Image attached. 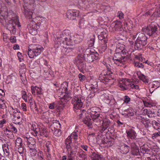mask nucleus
<instances>
[{"instance_id": "f03ea898", "label": "nucleus", "mask_w": 160, "mask_h": 160, "mask_svg": "<svg viewBox=\"0 0 160 160\" xmlns=\"http://www.w3.org/2000/svg\"><path fill=\"white\" fill-rule=\"evenodd\" d=\"M43 48L39 45H31L28 47V54L29 57L33 58L39 55Z\"/></svg>"}, {"instance_id": "ddd939ff", "label": "nucleus", "mask_w": 160, "mask_h": 160, "mask_svg": "<svg viewBox=\"0 0 160 160\" xmlns=\"http://www.w3.org/2000/svg\"><path fill=\"white\" fill-rule=\"evenodd\" d=\"M110 122L109 120L105 118L102 121V125L99 128L100 132L102 133L107 130V128L110 126Z\"/></svg>"}, {"instance_id": "4468645a", "label": "nucleus", "mask_w": 160, "mask_h": 160, "mask_svg": "<svg viewBox=\"0 0 160 160\" xmlns=\"http://www.w3.org/2000/svg\"><path fill=\"white\" fill-rule=\"evenodd\" d=\"M98 79L101 82L104 83L105 84H107L108 82H110L113 79L110 77L108 76L107 74H103L102 73L100 75Z\"/></svg>"}, {"instance_id": "69168bd1", "label": "nucleus", "mask_w": 160, "mask_h": 160, "mask_svg": "<svg viewBox=\"0 0 160 160\" xmlns=\"http://www.w3.org/2000/svg\"><path fill=\"white\" fill-rule=\"evenodd\" d=\"M113 102H114V100L113 99H112L111 100L108 99V98H106V103L108 104H109L110 105H112L113 104L112 103Z\"/></svg>"}, {"instance_id": "dca6fc26", "label": "nucleus", "mask_w": 160, "mask_h": 160, "mask_svg": "<svg viewBox=\"0 0 160 160\" xmlns=\"http://www.w3.org/2000/svg\"><path fill=\"white\" fill-rule=\"evenodd\" d=\"M127 137L128 139L135 140L136 139L137 134L135 131L132 129H129L126 131Z\"/></svg>"}, {"instance_id": "5701e85b", "label": "nucleus", "mask_w": 160, "mask_h": 160, "mask_svg": "<svg viewBox=\"0 0 160 160\" xmlns=\"http://www.w3.org/2000/svg\"><path fill=\"white\" fill-rule=\"evenodd\" d=\"M115 52H116L123 53L126 54L125 46L123 44H119L117 46Z\"/></svg>"}, {"instance_id": "c85d7f7f", "label": "nucleus", "mask_w": 160, "mask_h": 160, "mask_svg": "<svg viewBox=\"0 0 160 160\" xmlns=\"http://www.w3.org/2000/svg\"><path fill=\"white\" fill-rule=\"evenodd\" d=\"M65 93L66 94L65 95L64 98L62 99H63L65 102H66L71 99L72 97V95L70 91H68V92Z\"/></svg>"}, {"instance_id": "412c9836", "label": "nucleus", "mask_w": 160, "mask_h": 160, "mask_svg": "<svg viewBox=\"0 0 160 160\" xmlns=\"http://www.w3.org/2000/svg\"><path fill=\"white\" fill-rule=\"evenodd\" d=\"M128 81L129 79H127V82L124 81H122V83L119 82L118 86L120 88L121 90L124 91L128 89V86L129 84Z\"/></svg>"}, {"instance_id": "6ab92c4d", "label": "nucleus", "mask_w": 160, "mask_h": 160, "mask_svg": "<svg viewBox=\"0 0 160 160\" xmlns=\"http://www.w3.org/2000/svg\"><path fill=\"white\" fill-rule=\"evenodd\" d=\"M68 84V83L67 82H63L61 85V88H58V90L62 93H67L68 91L67 89ZM56 90H58V89H56Z\"/></svg>"}, {"instance_id": "0eeeda50", "label": "nucleus", "mask_w": 160, "mask_h": 160, "mask_svg": "<svg viewBox=\"0 0 160 160\" xmlns=\"http://www.w3.org/2000/svg\"><path fill=\"white\" fill-rule=\"evenodd\" d=\"M21 27L20 23L18 19L13 20L12 23H9L7 26V28L10 32L11 34H14L16 32V27Z\"/></svg>"}, {"instance_id": "774afa93", "label": "nucleus", "mask_w": 160, "mask_h": 160, "mask_svg": "<svg viewBox=\"0 0 160 160\" xmlns=\"http://www.w3.org/2000/svg\"><path fill=\"white\" fill-rule=\"evenodd\" d=\"M30 152L32 153L31 155L32 156H35L36 154V151L35 148H30Z\"/></svg>"}, {"instance_id": "a18cd8bd", "label": "nucleus", "mask_w": 160, "mask_h": 160, "mask_svg": "<svg viewBox=\"0 0 160 160\" xmlns=\"http://www.w3.org/2000/svg\"><path fill=\"white\" fill-rule=\"evenodd\" d=\"M128 89L129 90L130 88L133 89H138L139 88V86L137 85H135L132 83H130L129 82V84L128 86Z\"/></svg>"}, {"instance_id": "a878e982", "label": "nucleus", "mask_w": 160, "mask_h": 160, "mask_svg": "<svg viewBox=\"0 0 160 160\" xmlns=\"http://www.w3.org/2000/svg\"><path fill=\"white\" fill-rule=\"evenodd\" d=\"M55 103L56 108L61 109H62L65 107L66 102H65L63 99H62L61 100Z\"/></svg>"}, {"instance_id": "2eb2a0df", "label": "nucleus", "mask_w": 160, "mask_h": 160, "mask_svg": "<svg viewBox=\"0 0 160 160\" xmlns=\"http://www.w3.org/2000/svg\"><path fill=\"white\" fill-rule=\"evenodd\" d=\"M79 12L78 11H72L69 10L68 11L66 15L67 17L71 20H74L76 17L79 16Z\"/></svg>"}, {"instance_id": "4d7b16f0", "label": "nucleus", "mask_w": 160, "mask_h": 160, "mask_svg": "<svg viewBox=\"0 0 160 160\" xmlns=\"http://www.w3.org/2000/svg\"><path fill=\"white\" fill-rule=\"evenodd\" d=\"M107 42H101V47L103 51H104L107 49V45L106 43Z\"/></svg>"}, {"instance_id": "052dcab7", "label": "nucleus", "mask_w": 160, "mask_h": 160, "mask_svg": "<svg viewBox=\"0 0 160 160\" xmlns=\"http://www.w3.org/2000/svg\"><path fill=\"white\" fill-rule=\"evenodd\" d=\"M38 160H45L43 158V152L42 151L39 152V154L38 155Z\"/></svg>"}, {"instance_id": "49530a36", "label": "nucleus", "mask_w": 160, "mask_h": 160, "mask_svg": "<svg viewBox=\"0 0 160 160\" xmlns=\"http://www.w3.org/2000/svg\"><path fill=\"white\" fill-rule=\"evenodd\" d=\"M79 27L81 28L84 27L86 24L85 21L83 18H81L79 21L78 23Z\"/></svg>"}, {"instance_id": "aec40b11", "label": "nucleus", "mask_w": 160, "mask_h": 160, "mask_svg": "<svg viewBox=\"0 0 160 160\" xmlns=\"http://www.w3.org/2000/svg\"><path fill=\"white\" fill-rule=\"evenodd\" d=\"M108 36V33L107 31L103 32L98 36V37L99 39L101 40L102 42H107Z\"/></svg>"}, {"instance_id": "72a5a7b5", "label": "nucleus", "mask_w": 160, "mask_h": 160, "mask_svg": "<svg viewBox=\"0 0 160 160\" xmlns=\"http://www.w3.org/2000/svg\"><path fill=\"white\" fill-rule=\"evenodd\" d=\"M13 114L12 115L13 117H19L22 115V114L20 113V111L17 108H15L13 111Z\"/></svg>"}, {"instance_id": "4be33fe9", "label": "nucleus", "mask_w": 160, "mask_h": 160, "mask_svg": "<svg viewBox=\"0 0 160 160\" xmlns=\"http://www.w3.org/2000/svg\"><path fill=\"white\" fill-rule=\"evenodd\" d=\"M90 157L92 160H102V158H103L101 155L95 152H91L90 155Z\"/></svg>"}, {"instance_id": "423d86ee", "label": "nucleus", "mask_w": 160, "mask_h": 160, "mask_svg": "<svg viewBox=\"0 0 160 160\" xmlns=\"http://www.w3.org/2000/svg\"><path fill=\"white\" fill-rule=\"evenodd\" d=\"M80 113L79 114V118H83V120L84 123L86 124L88 127H92V123L91 122V116H89L88 113H87L86 111L83 109L82 110H79Z\"/></svg>"}, {"instance_id": "338daca9", "label": "nucleus", "mask_w": 160, "mask_h": 160, "mask_svg": "<svg viewBox=\"0 0 160 160\" xmlns=\"http://www.w3.org/2000/svg\"><path fill=\"white\" fill-rule=\"evenodd\" d=\"M77 39L75 40L76 42L78 43L80 42L82 39L83 36H80V35H77Z\"/></svg>"}, {"instance_id": "20e7f679", "label": "nucleus", "mask_w": 160, "mask_h": 160, "mask_svg": "<svg viewBox=\"0 0 160 160\" xmlns=\"http://www.w3.org/2000/svg\"><path fill=\"white\" fill-rule=\"evenodd\" d=\"M85 60L83 55H79L75 58L74 60V63L76 65L78 70L82 73H84L86 66Z\"/></svg>"}, {"instance_id": "6e6d98bb", "label": "nucleus", "mask_w": 160, "mask_h": 160, "mask_svg": "<svg viewBox=\"0 0 160 160\" xmlns=\"http://www.w3.org/2000/svg\"><path fill=\"white\" fill-rule=\"evenodd\" d=\"M134 66L137 68H143L144 67V65L141 63H140L139 62H134Z\"/></svg>"}, {"instance_id": "de8ad7c7", "label": "nucleus", "mask_w": 160, "mask_h": 160, "mask_svg": "<svg viewBox=\"0 0 160 160\" xmlns=\"http://www.w3.org/2000/svg\"><path fill=\"white\" fill-rule=\"evenodd\" d=\"M40 134L41 136H43L46 137L48 136V133L47 132V131L45 128H43L42 131L40 132Z\"/></svg>"}, {"instance_id": "6e6552de", "label": "nucleus", "mask_w": 160, "mask_h": 160, "mask_svg": "<svg viewBox=\"0 0 160 160\" xmlns=\"http://www.w3.org/2000/svg\"><path fill=\"white\" fill-rule=\"evenodd\" d=\"M84 101L85 99L82 97L80 98L75 97L72 100V102L75 108L78 109L82 107Z\"/></svg>"}, {"instance_id": "8fccbe9b", "label": "nucleus", "mask_w": 160, "mask_h": 160, "mask_svg": "<svg viewBox=\"0 0 160 160\" xmlns=\"http://www.w3.org/2000/svg\"><path fill=\"white\" fill-rule=\"evenodd\" d=\"M95 98H87L86 101L87 103L91 104V105H93L94 103Z\"/></svg>"}, {"instance_id": "37998d69", "label": "nucleus", "mask_w": 160, "mask_h": 160, "mask_svg": "<svg viewBox=\"0 0 160 160\" xmlns=\"http://www.w3.org/2000/svg\"><path fill=\"white\" fill-rule=\"evenodd\" d=\"M141 152L143 153H145L147 152H148L149 150L148 149L147 146L145 145L141 146Z\"/></svg>"}, {"instance_id": "79ce46f5", "label": "nucleus", "mask_w": 160, "mask_h": 160, "mask_svg": "<svg viewBox=\"0 0 160 160\" xmlns=\"http://www.w3.org/2000/svg\"><path fill=\"white\" fill-rule=\"evenodd\" d=\"M146 111V113L148 117L152 118L155 117L156 114L154 112H152L150 110H148L147 109Z\"/></svg>"}, {"instance_id": "13d9d810", "label": "nucleus", "mask_w": 160, "mask_h": 160, "mask_svg": "<svg viewBox=\"0 0 160 160\" xmlns=\"http://www.w3.org/2000/svg\"><path fill=\"white\" fill-rule=\"evenodd\" d=\"M114 142V141L113 139L111 138L108 139V145L111 147L112 145Z\"/></svg>"}, {"instance_id": "9b49d317", "label": "nucleus", "mask_w": 160, "mask_h": 160, "mask_svg": "<svg viewBox=\"0 0 160 160\" xmlns=\"http://www.w3.org/2000/svg\"><path fill=\"white\" fill-rule=\"evenodd\" d=\"M112 28L113 31L119 32L123 30L122 28V23L120 21H117L113 22L112 24Z\"/></svg>"}, {"instance_id": "b1692460", "label": "nucleus", "mask_w": 160, "mask_h": 160, "mask_svg": "<svg viewBox=\"0 0 160 160\" xmlns=\"http://www.w3.org/2000/svg\"><path fill=\"white\" fill-rule=\"evenodd\" d=\"M28 28L29 33L33 35H36L37 33V28H35V25L31 24L28 25Z\"/></svg>"}, {"instance_id": "7c9ffc66", "label": "nucleus", "mask_w": 160, "mask_h": 160, "mask_svg": "<svg viewBox=\"0 0 160 160\" xmlns=\"http://www.w3.org/2000/svg\"><path fill=\"white\" fill-rule=\"evenodd\" d=\"M22 118L21 117H13L12 120L14 123L21 125L22 123Z\"/></svg>"}, {"instance_id": "cd10ccee", "label": "nucleus", "mask_w": 160, "mask_h": 160, "mask_svg": "<svg viewBox=\"0 0 160 160\" xmlns=\"http://www.w3.org/2000/svg\"><path fill=\"white\" fill-rule=\"evenodd\" d=\"M68 151V155L72 156L75 155L77 152V149L76 147L67 149Z\"/></svg>"}, {"instance_id": "c756f323", "label": "nucleus", "mask_w": 160, "mask_h": 160, "mask_svg": "<svg viewBox=\"0 0 160 160\" xmlns=\"http://www.w3.org/2000/svg\"><path fill=\"white\" fill-rule=\"evenodd\" d=\"M152 124L154 129L160 131V123L155 121H153Z\"/></svg>"}, {"instance_id": "2f4dec72", "label": "nucleus", "mask_w": 160, "mask_h": 160, "mask_svg": "<svg viewBox=\"0 0 160 160\" xmlns=\"http://www.w3.org/2000/svg\"><path fill=\"white\" fill-rule=\"evenodd\" d=\"M61 125L60 123H56L53 124L51 126V129L52 131L54 132L56 130V129H60Z\"/></svg>"}, {"instance_id": "ea45409f", "label": "nucleus", "mask_w": 160, "mask_h": 160, "mask_svg": "<svg viewBox=\"0 0 160 160\" xmlns=\"http://www.w3.org/2000/svg\"><path fill=\"white\" fill-rule=\"evenodd\" d=\"M160 15V10L158 8H157L154 12H152V15L151 16V18L152 19L153 17L156 16V17H159Z\"/></svg>"}, {"instance_id": "7ed1b4c3", "label": "nucleus", "mask_w": 160, "mask_h": 160, "mask_svg": "<svg viewBox=\"0 0 160 160\" xmlns=\"http://www.w3.org/2000/svg\"><path fill=\"white\" fill-rule=\"evenodd\" d=\"M147 38L143 33H139L134 43V48L136 50H141L147 44Z\"/></svg>"}, {"instance_id": "a211bd4d", "label": "nucleus", "mask_w": 160, "mask_h": 160, "mask_svg": "<svg viewBox=\"0 0 160 160\" xmlns=\"http://www.w3.org/2000/svg\"><path fill=\"white\" fill-rule=\"evenodd\" d=\"M72 140L71 139L70 137H68L66 139L65 145L67 149L76 147V145H75L76 142H74V141L72 142Z\"/></svg>"}, {"instance_id": "9d476101", "label": "nucleus", "mask_w": 160, "mask_h": 160, "mask_svg": "<svg viewBox=\"0 0 160 160\" xmlns=\"http://www.w3.org/2000/svg\"><path fill=\"white\" fill-rule=\"evenodd\" d=\"M85 55V58L86 61L88 62H92L94 61V59L97 60L98 58V54L97 52H92L91 54H87Z\"/></svg>"}, {"instance_id": "393cba45", "label": "nucleus", "mask_w": 160, "mask_h": 160, "mask_svg": "<svg viewBox=\"0 0 160 160\" xmlns=\"http://www.w3.org/2000/svg\"><path fill=\"white\" fill-rule=\"evenodd\" d=\"M129 147L123 144L120 147V152L122 154H126L128 152L129 150Z\"/></svg>"}, {"instance_id": "603ef678", "label": "nucleus", "mask_w": 160, "mask_h": 160, "mask_svg": "<svg viewBox=\"0 0 160 160\" xmlns=\"http://www.w3.org/2000/svg\"><path fill=\"white\" fill-rule=\"evenodd\" d=\"M144 105L147 107H151L153 106V103L150 101H144Z\"/></svg>"}, {"instance_id": "5fc2aeb1", "label": "nucleus", "mask_w": 160, "mask_h": 160, "mask_svg": "<svg viewBox=\"0 0 160 160\" xmlns=\"http://www.w3.org/2000/svg\"><path fill=\"white\" fill-rule=\"evenodd\" d=\"M32 12H28L27 11H26L25 15L27 18L29 19H30L32 18Z\"/></svg>"}, {"instance_id": "f704fd0d", "label": "nucleus", "mask_w": 160, "mask_h": 160, "mask_svg": "<svg viewBox=\"0 0 160 160\" xmlns=\"http://www.w3.org/2000/svg\"><path fill=\"white\" fill-rule=\"evenodd\" d=\"M78 155L79 158H82V160H87V154L83 151L78 153Z\"/></svg>"}, {"instance_id": "3c124183", "label": "nucleus", "mask_w": 160, "mask_h": 160, "mask_svg": "<svg viewBox=\"0 0 160 160\" xmlns=\"http://www.w3.org/2000/svg\"><path fill=\"white\" fill-rule=\"evenodd\" d=\"M112 60L114 63L118 66H120V64H121L122 62H124V61H122L120 60H118L117 59H115V58H112Z\"/></svg>"}, {"instance_id": "09e8293b", "label": "nucleus", "mask_w": 160, "mask_h": 160, "mask_svg": "<svg viewBox=\"0 0 160 160\" xmlns=\"http://www.w3.org/2000/svg\"><path fill=\"white\" fill-rule=\"evenodd\" d=\"M27 138V141L29 143V145H30L31 144V145H32L34 146L35 144V142L34 139L32 138Z\"/></svg>"}, {"instance_id": "58836bf2", "label": "nucleus", "mask_w": 160, "mask_h": 160, "mask_svg": "<svg viewBox=\"0 0 160 160\" xmlns=\"http://www.w3.org/2000/svg\"><path fill=\"white\" fill-rule=\"evenodd\" d=\"M78 134L76 132H72L69 136L68 137H70L71 139H72V138L74 139V142H76L78 138Z\"/></svg>"}, {"instance_id": "473e14b6", "label": "nucleus", "mask_w": 160, "mask_h": 160, "mask_svg": "<svg viewBox=\"0 0 160 160\" xmlns=\"http://www.w3.org/2000/svg\"><path fill=\"white\" fill-rule=\"evenodd\" d=\"M95 36L94 35H93L90 37L89 40H88V43L89 47H92L94 44L95 42Z\"/></svg>"}, {"instance_id": "bf43d9fd", "label": "nucleus", "mask_w": 160, "mask_h": 160, "mask_svg": "<svg viewBox=\"0 0 160 160\" xmlns=\"http://www.w3.org/2000/svg\"><path fill=\"white\" fill-rule=\"evenodd\" d=\"M53 134L56 136H60L61 135V131L60 129H56V130L53 132Z\"/></svg>"}, {"instance_id": "680f3d73", "label": "nucleus", "mask_w": 160, "mask_h": 160, "mask_svg": "<svg viewBox=\"0 0 160 160\" xmlns=\"http://www.w3.org/2000/svg\"><path fill=\"white\" fill-rule=\"evenodd\" d=\"M78 77L81 81H84L86 78L85 76L81 73H79L78 75Z\"/></svg>"}, {"instance_id": "f3484780", "label": "nucleus", "mask_w": 160, "mask_h": 160, "mask_svg": "<svg viewBox=\"0 0 160 160\" xmlns=\"http://www.w3.org/2000/svg\"><path fill=\"white\" fill-rule=\"evenodd\" d=\"M126 54L123 53L116 52L113 58H115V59H117L120 60L122 61H125L128 58L127 57L125 56Z\"/></svg>"}, {"instance_id": "e433bc0d", "label": "nucleus", "mask_w": 160, "mask_h": 160, "mask_svg": "<svg viewBox=\"0 0 160 160\" xmlns=\"http://www.w3.org/2000/svg\"><path fill=\"white\" fill-rule=\"evenodd\" d=\"M99 117H92V118H91V119H92L93 122L97 123V124L99 125L101 123H102V121L101 119V118H99Z\"/></svg>"}, {"instance_id": "1a4fd4ad", "label": "nucleus", "mask_w": 160, "mask_h": 160, "mask_svg": "<svg viewBox=\"0 0 160 160\" xmlns=\"http://www.w3.org/2000/svg\"><path fill=\"white\" fill-rule=\"evenodd\" d=\"M100 111L99 108L96 107H93L89 109L88 110V112L90 113V116L93 117L99 116L100 115Z\"/></svg>"}, {"instance_id": "a19ab883", "label": "nucleus", "mask_w": 160, "mask_h": 160, "mask_svg": "<svg viewBox=\"0 0 160 160\" xmlns=\"http://www.w3.org/2000/svg\"><path fill=\"white\" fill-rule=\"evenodd\" d=\"M8 128L10 130L12 133L14 132L16 133L17 132V128L13 126L12 123L10 124V125L8 126Z\"/></svg>"}, {"instance_id": "39448f33", "label": "nucleus", "mask_w": 160, "mask_h": 160, "mask_svg": "<svg viewBox=\"0 0 160 160\" xmlns=\"http://www.w3.org/2000/svg\"><path fill=\"white\" fill-rule=\"evenodd\" d=\"M159 26L155 22H152L143 30L145 33L149 36H154L158 32V28Z\"/></svg>"}, {"instance_id": "864d4df0", "label": "nucleus", "mask_w": 160, "mask_h": 160, "mask_svg": "<svg viewBox=\"0 0 160 160\" xmlns=\"http://www.w3.org/2000/svg\"><path fill=\"white\" fill-rule=\"evenodd\" d=\"M6 105L4 100L2 99H0V108L4 109Z\"/></svg>"}, {"instance_id": "bb28decb", "label": "nucleus", "mask_w": 160, "mask_h": 160, "mask_svg": "<svg viewBox=\"0 0 160 160\" xmlns=\"http://www.w3.org/2000/svg\"><path fill=\"white\" fill-rule=\"evenodd\" d=\"M31 129L33 130L34 133V135L36 136L37 135L39 128H38V126L37 124L35 122L33 123L32 125Z\"/></svg>"}, {"instance_id": "4c0bfd02", "label": "nucleus", "mask_w": 160, "mask_h": 160, "mask_svg": "<svg viewBox=\"0 0 160 160\" xmlns=\"http://www.w3.org/2000/svg\"><path fill=\"white\" fill-rule=\"evenodd\" d=\"M22 139L19 138H17L16 140L15 147L18 148L20 146H22Z\"/></svg>"}, {"instance_id": "0e129e2a", "label": "nucleus", "mask_w": 160, "mask_h": 160, "mask_svg": "<svg viewBox=\"0 0 160 160\" xmlns=\"http://www.w3.org/2000/svg\"><path fill=\"white\" fill-rule=\"evenodd\" d=\"M18 152L20 154H22L24 153V148L22 146H20L19 147H18Z\"/></svg>"}, {"instance_id": "c9c22d12", "label": "nucleus", "mask_w": 160, "mask_h": 160, "mask_svg": "<svg viewBox=\"0 0 160 160\" xmlns=\"http://www.w3.org/2000/svg\"><path fill=\"white\" fill-rule=\"evenodd\" d=\"M140 122L144 125L146 128H148L149 126V124L150 123V121L149 120H146L145 119H142L140 120Z\"/></svg>"}, {"instance_id": "f8f14e48", "label": "nucleus", "mask_w": 160, "mask_h": 160, "mask_svg": "<svg viewBox=\"0 0 160 160\" xmlns=\"http://www.w3.org/2000/svg\"><path fill=\"white\" fill-rule=\"evenodd\" d=\"M131 152L132 154L135 156H140L141 154L139 148L135 143H131Z\"/></svg>"}, {"instance_id": "f257e3e1", "label": "nucleus", "mask_w": 160, "mask_h": 160, "mask_svg": "<svg viewBox=\"0 0 160 160\" xmlns=\"http://www.w3.org/2000/svg\"><path fill=\"white\" fill-rule=\"evenodd\" d=\"M69 33L68 30H65L60 34L58 35L56 39V40L58 42H59V44H66L67 46L66 47L68 49H73L74 48L73 45L74 44L73 42L72 39L70 38V37L68 34L67 35L66 34Z\"/></svg>"}, {"instance_id": "c03bdc74", "label": "nucleus", "mask_w": 160, "mask_h": 160, "mask_svg": "<svg viewBox=\"0 0 160 160\" xmlns=\"http://www.w3.org/2000/svg\"><path fill=\"white\" fill-rule=\"evenodd\" d=\"M159 83L157 81H154L152 82V83L151 85V88H155V89H157L159 87Z\"/></svg>"}, {"instance_id": "e2e57ef3", "label": "nucleus", "mask_w": 160, "mask_h": 160, "mask_svg": "<svg viewBox=\"0 0 160 160\" xmlns=\"http://www.w3.org/2000/svg\"><path fill=\"white\" fill-rule=\"evenodd\" d=\"M4 133L7 135H9L12 133V132L8 128H5L4 130Z\"/></svg>"}]
</instances>
